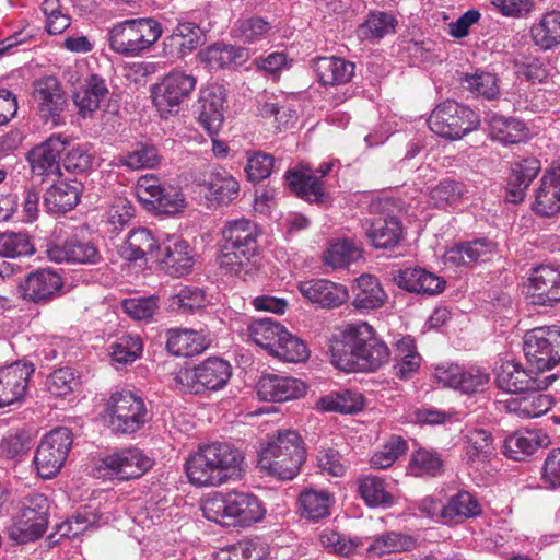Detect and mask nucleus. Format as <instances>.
Here are the masks:
<instances>
[{
  "mask_svg": "<svg viewBox=\"0 0 560 560\" xmlns=\"http://www.w3.org/2000/svg\"><path fill=\"white\" fill-rule=\"evenodd\" d=\"M331 363L347 373L374 372L384 362L385 345L365 322L346 324L330 345Z\"/></svg>",
  "mask_w": 560,
  "mask_h": 560,
  "instance_id": "1",
  "label": "nucleus"
},
{
  "mask_svg": "<svg viewBox=\"0 0 560 560\" xmlns=\"http://www.w3.org/2000/svg\"><path fill=\"white\" fill-rule=\"evenodd\" d=\"M261 230L247 219L228 221L221 230L217 264L226 275L245 278L257 268L258 237Z\"/></svg>",
  "mask_w": 560,
  "mask_h": 560,
  "instance_id": "2",
  "label": "nucleus"
},
{
  "mask_svg": "<svg viewBox=\"0 0 560 560\" xmlns=\"http://www.w3.org/2000/svg\"><path fill=\"white\" fill-rule=\"evenodd\" d=\"M243 456L240 450L228 442H215L200 446L185 464L190 483L197 487L220 486L238 475Z\"/></svg>",
  "mask_w": 560,
  "mask_h": 560,
  "instance_id": "3",
  "label": "nucleus"
},
{
  "mask_svg": "<svg viewBox=\"0 0 560 560\" xmlns=\"http://www.w3.org/2000/svg\"><path fill=\"white\" fill-rule=\"evenodd\" d=\"M201 509L209 521L234 526H250L265 514L256 495L241 491L217 492L203 502Z\"/></svg>",
  "mask_w": 560,
  "mask_h": 560,
  "instance_id": "4",
  "label": "nucleus"
},
{
  "mask_svg": "<svg viewBox=\"0 0 560 560\" xmlns=\"http://www.w3.org/2000/svg\"><path fill=\"white\" fill-rule=\"evenodd\" d=\"M305 460L304 443L292 430L278 432L258 453V465L283 480L293 479Z\"/></svg>",
  "mask_w": 560,
  "mask_h": 560,
  "instance_id": "5",
  "label": "nucleus"
},
{
  "mask_svg": "<svg viewBox=\"0 0 560 560\" xmlns=\"http://www.w3.org/2000/svg\"><path fill=\"white\" fill-rule=\"evenodd\" d=\"M162 34L161 23L153 18L127 19L108 30L107 42L117 55L135 58L149 51Z\"/></svg>",
  "mask_w": 560,
  "mask_h": 560,
  "instance_id": "6",
  "label": "nucleus"
},
{
  "mask_svg": "<svg viewBox=\"0 0 560 560\" xmlns=\"http://www.w3.org/2000/svg\"><path fill=\"white\" fill-rule=\"evenodd\" d=\"M232 375L230 363L221 358H209L196 366H182L173 373V386L190 394L219 390Z\"/></svg>",
  "mask_w": 560,
  "mask_h": 560,
  "instance_id": "7",
  "label": "nucleus"
},
{
  "mask_svg": "<svg viewBox=\"0 0 560 560\" xmlns=\"http://www.w3.org/2000/svg\"><path fill=\"white\" fill-rule=\"evenodd\" d=\"M479 115L470 107L447 100L432 110L428 125L440 137L458 140L478 129Z\"/></svg>",
  "mask_w": 560,
  "mask_h": 560,
  "instance_id": "8",
  "label": "nucleus"
},
{
  "mask_svg": "<svg viewBox=\"0 0 560 560\" xmlns=\"http://www.w3.org/2000/svg\"><path fill=\"white\" fill-rule=\"evenodd\" d=\"M109 428L119 434L139 431L149 420L148 409L142 397L130 390H118L105 404Z\"/></svg>",
  "mask_w": 560,
  "mask_h": 560,
  "instance_id": "9",
  "label": "nucleus"
},
{
  "mask_svg": "<svg viewBox=\"0 0 560 560\" xmlns=\"http://www.w3.org/2000/svg\"><path fill=\"white\" fill-rule=\"evenodd\" d=\"M49 502L40 493L26 497L8 528V536L16 544L34 541L43 536L48 526Z\"/></svg>",
  "mask_w": 560,
  "mask_h": 560,
  "instance_id": "10",
  "label": "nucleus"
},
{
  "mask_svg": "<svg viewBox=\"0 0 560 560\" xmlns=\"http://www.w3.org/2000/svg\"><path fill=\"white\" fill-rule=\"evenodd\" d=\"M524 354L532 369L540 374L560 362V328L536 327L524 336Z\"/></svg>",
  "mask_w": 560,
  "mask_h": 560,
  "instance_id": "11",
  "label": "nucleus"
},
{
  "mask_svg": "<svg viewBox=\"0 0 560 560\" xmlns=\"http://www.w3.org/2000/svg\"><path fill=\"white\" fill-rule=\"evenodd\" d=\"M72 442V432L68 428L54 429L40 440L34 464L42 478H52L61 469Z\"/></svg>",
  "mask_w": 560,
  "mask_h": 560,
  "instance_id": "12",
  "label": "nucleus"
},
{
  "mask_svg": "<svg viewBox=\"0 0 560 560\" xmlns=\"http://www.w3.org/2000/svg\"><path fill=\"white\" fill-rule=\"evenodd\" d=\"M152 465V459L142 451L129 447L98 458L95 468L100 477L129 480L141 477Z\"/></svg>",
  "mask_w": 560,
  "mask_h": 560,
  "instance_id": "13",
  "label": "nucleus"
},
{
  "mask_svg": "<svg viewBox=\"0 0 560 560\" xmlns=\"http://www.w3.org/2000/svg\"><path fill=\"white\" fill-rule=\"evenodd\" d=\"M535 369L525 370L520 363L504 361L495 370V383L506 393L539 392L546 389L556 378V374L542 376Z\"/></svg>",
  "mask_w": 560,
  "mask_h": 560,
  "instance_id": "14",
  "label": "nucleus"
},
{
  "mask_svg": "<svg viewBox=\"0 0 560 560\" xmlns=\"http://www.w3.org/2000/svg\"><path fill=\"white\" fill-rule=\"evenodd\" d=\"M137 194L141 201L151 205L158 213L176 214L186 207L180 189L171 185L163 186L154 175L139 178Z\"/></svg>",
  "mask_w": 560,
  "mask_h": 560,
  "instance_id": "15",
  "label": "nucleus"
},
{
  "mask_svg": "<svg viewBox=\"0 0 560 560\" xmlns=\"http://www.w3.org/2000/svg\"><path fill=\"white\" fill-rule=\"evenodd\" d=\"M33 98L37 104L39 116L54 126L65 124L67 98L55 77H44L34 82Z\"/></svg>",
  "mask_w": 560,
  "mask_h": 560,
  "instance_id": "16",
  "label": "nucleus"
},
{
  "mask_svg": "<svg viewBox=\"0 0 560 560\" xmlns=\"http://www.w3.org/2000/svg\"><path fill=\"white\" fill-rule=\"evenodd\" d=\"M34 372V364L22 360L0 366V402L2 408L25 400L28 382Z\"/></svg>",
  "mask_w": 560,
  "mask_h": 560,
  "instance_id": "17",
  "label": "nucleus"
},
{
  "mask_svg": "<svg viewBox=\"0 0 560 560\" xmlns=\"http://www.w3.org/2000/svg\"><path fill=\"white\" fill-rule=\"evenodd\" d=\"M69 145L68 138L51 135L27 153L31 171L35 176L58 177L60 175V154Z\"/></svg>",
  "mask_w": 560,
  "mask_h": 560,
  "instance_id": "18",
  "label": "nucleus"
},
{
  "mask_svg": "<svg viewBox=\"0 0 560 560\" xmlns=\"http://www.w3.org/2000/svg\"><path fill=\"white\" fill-rule=\"evenodd\" d=\"M526 294L532 304L553 306L560 302V271L549 265L534 268L528 277Z\"/></svg>",
  "mask_w": 560,
  "mask_h": 560,
  "instance_id": "19",
  "label": "nucleus"
},
{
  "mask_svg": "<svg viewBox=\"0 0 560 560\" xmlns=\"http://www.w3.org/2000/svg\"><path fill=\"white\" fill-rule=\"evenodd\" d=\"M154 261L160 269L172 277L188 275L195 259L190 245L179 238H168L163 242L154 255Z\"/></svg>",
  "mask_w": 560,
  "mask_h": 560,
  "instance_id": "20",
  "label": "nucleus"
},
{
  "mask_svg": "<svg viewBox=\"0 0 560 560\" xmlns=\"http://www.w3.org/2000/svg\"><path fill=\"white\" fill-rule=\"evenodd\" d=\"M224 89L212 84L199 91V97L195 105V113L200 126L209 135H217L224 119Z\"/></svg>",
  "mask_w": 560,
  "mask_h": 560,
  "instance_id": "21",
  "label": "nucleus"
},
{
  "mask_svg": "<svg viewBox=\"0 0 560 560\" xmlns=\"http://www.w3.org/2000/svg\"><path fill=\"white\" fill-rule=\"evenodd\" d=\"M196 84L197 79L192 74L182 70L170 72L155 85L154 101L156 106L177 107L189 98Z\"/></svg>",
  "mask_w": 560,
  "mask_h": 560,
  "instance_id": "22",
  "label": "nucleus"
},
{
  "mask_svg": "<svg viewBox=\"0 0 560 560\" xmlns=\"http://www.w3.org/2000/svg\"><path fill=\"white\" fill-rule=\"evenodd\" d=\"M48 258L56 262L98 265L103 261L98 247L92 241L70 237L61 245H52L47 249Z\"/></svg>",
  "mask_w": 560,
  "mask_h": 560,
  "instance_id": "23",
  "label": "nucleus"
},
{
  "mask_svg": "<svg viewBox=\"0 0 560 560\" xmlns=\"http://www.w3.org/2000/svg\"><path fill=\"white\" fill-rule=\"evenodd\" d=\"M305 384L294 377L266 374L257 383V395L266 401H287L303 396Z\"/></svg>",
  "mask_w": 560,
  "mask_h": 560,
  "instance_id": "24",
  "label": "nucleus"
},
{
  "mask_svg": "<svg viewBox=\"0 0 560 560\" xmlns=\"http://www.w3.org/2000/svg\"><path fill=\"white\" fill-rule=\"evenodd\" d=\"M511 173L506 184V200L521 202L532 182L541 171V163L535 156L521 158L511 162Z\"/></svg>",
  "mask_w": 560,
  "mask_h": 560,
  "instance_id": "25",
  "label": "nucleus"
},
{
  "mask_svg": "<svg viewBox=\"0 0 560 560\" xmlns=\"http://www.w3.org/2000/svg\"><path fill=\"white\" fill-rule=\"evenodd\" d=\"M299 291L310 302L324 308H335L348 299L347 289L327 279H311L299 283Z\"/></svg>",
  "mask_w": 560,
  "mask_h": 560,
  "instance_id": "26",
  "label": "nucleus"
},
{
  "mask_svg": "<svg viewBox=\"0 0 560 560\" xmlns=\"http://www.w3.org/2000/svg\"><path fill=\"white\" fill-rule=\"evenodd\" d=\"M21 288L25 300L46 302L61 290L62 279L51 269H38L27 275Z\"/></svg>",
  "mask_w": 560,
  "mask_h": 560,
  "instance_id": "27",
  "label": "nucleus"
},
{
  "mask_svg": "<svg viewBox=\"0 0 560 560\" xmlns=\"http://www.w3.org/2000/svg\"><path fill=\"white\" fill-rule=\"evenodd\" d=\"M285 180L290 189L310 203H323L326 199L324 182L308 167L287 171Z\"/></svg>",
  "mask_w": 560,
  "mask_h": 560,
  "instance_id": "28",
  "label": "nucleus"
},
{
  "mask_svg": "<svg viewBox=\"0 0 560 560\" xmlns=\"http://www.w3.org/2000/svg\"><path fill=\"white\" fill-rule=\"evenodd\" d=\"M199 185L207 190V198L220 206H228L240 195L238 182L224 168L215 167Z\"/></svg>",
  "mask_w": 560,
  "mask_h": 560,
  "instance_id": "29",
  "label": "nucleus"
},
{
  "mask_svg": "<svg viewBox=\"0 0 560 560\" xmlns=\"http://www.w3.org/2000/svg\"><path fill=\"white\" fill-rule=\"evenodd\" d=\"M166 350L177 357H192L205 351L210 340L202 331L172 328L166 332Z\"/></svg>",
  "mask_w": 560,
  "mask_h": 560,
  "instance_id": "30",
  "label": "nucleus"
},
{
  "mask_svg": "<svg viewBox=\"0 0 560 560\" xmlns=\"http://www.w3.org/2000/svg\"><path fill=\"white\" fill-rule=\"evenodd\" d=\"M81 183L77 180H58L44 195V203L48 211L65 213L72 210L80 200Z\"/></svg>",
  "mask_w": 560,
  "mask_h": 560,
  "instance_id": "31",
  "label": "nucleus"
},
{
  "mask_svg": "<svg viewBox=\"0 0 560 560\" xmlns=\"http://www.w3.org/2000/svg\"><path fill=\"white\" fill-rule=\"evenodd\" d=\"M313 68L323 85L346 84L354 74V63L339 57H319Z\"/></svg>",
  "mask_w": 560,
  "mask_h": 560,
  "instance_id": "32",
  "label": "nucleus"
},
{
  "mask_svg": "<svg viewBox=\"0 0 560 560\" xmlns=\"http://www.w3.org/2000/svg\"><path fill=\"white\" fill-rule=\"evenodd\" d=\"M548 443V436L538 431L516 432L504 440L502 453L513 460H524Z\"/></svg>",
  "mask_w": 560,
  "mask_h": 560,
  "instance_id": "33",
  "label": "nucleus"
},
{
  "mask_svg": "<svg viewBox=\"0 0 560 560\" xmlns=\"http://www.w3.org/2000/svg\"><path fill=\"white\" fill-rule=\"evenodd\" d=\"M494 454L495 447L491 432L485 429H476L467 434L465 458L470 467L485 468Z\"/></svg>",
  "mask_w": 560,
  "mask_h": 560,
  "instance_id": "34",
  "label": "nucleus"
},
{
  "mask_svg": "<svg viewBox=\"0 0 560 560\" xmlns=\"http://www.w3.org/2000/svg\"><path fill=\"white\" fill-rule=\"evenodd\" d=\"M105 80L98 74H92L85 84L73 95V102L82 117L91 116L108 96Z\"/></svg>",
  "mask_w": 560,
  "mask_h": 560,
  "instance_id": "35",
  "label": "nucleus"
},
{
  "mask_svg": "<svg viewBox=\"0 0 560 560\" xmlns=\"http://www.w3.org/2000/svg\"><path fill=\"white\" fill-rule=\"evenodd\" d=\"M159 247L160 245L152 233L145 228H140L129 232L128 237L118 252L128 261H137L147 256L154 260V255Z\"/></svg>",
  "mask_w": 560,
  "mask_h": 560,
  "instance_id": "36",
  "label": "nucleus"
},
{
  "mask_svg": "<svg viewBox=\"0 0 560 560\" xmlns=\"http://www.w3.org/2000/svg\"><path fill=\"white\" fill-rule=\"evenodd\" d=\"M201 40L200 28L190 22L177 24L172 34L166 37L164 45L170 48V54L176 58H184L194 51Z\"/></svg>",
  "mask_w": 560,
  "mask_h": 560,
  "instance_id": "37",
  "label": "nucleus"
},
{
  "mask_svg": "<svg viewBox=\"0 0 560 560\" xmlns=\"http://www.w3.org/2000/svg\"><path fill=\"white\" fill-rule=\"evenodd\" d=\"M534 210L544 217L560 212V180L548 170L542 175L536 191Z\"/></svg>",
  "mask_w": 560,
  "mask_h": 560,
  "instance_id": "38",
  "label": "nucleus"
},
{
  "mask_svg": "<svg viewBox=\"0 0 560 560\" xmlns=\"http://www.w3.org/2000/svg\"><path fill=\"white\" fill-rule=\"evenodd\" d=\"M530 36L536 46L550 50L560 45V11L546 12L539 22L530 27Z\"/></svg>",
  "mask_w": 560,
  "mask_h": 560,
  "instance_id": "39",
  "label": "nucleus"
},
{
  "mask_svg": "<svg viewBox=\"0 0 560 560\" xmlns=\"http://www.w3.org/2000/svg\"><path fill=\"white\" fill-rule=\"evenodd\" d=\"M161 163V155L151 143L139 142L132 150L119 154L115 159V165L131 171L154 168Z\"/></svg>",
  "mask_w": 560,
  "mask_h": 560,
  "instance_id": "40",
  "label": "nucleus"
},
{
  "mask_svg": "<svg viewBox=\"0 0 560 560\" xmlns=\"http://www.w3.org/2000/svg\"><path fill=\"white\" fill-rule=\"evenodd\" d=\"M466 185L455 179H443L429 191V202L438 209L457 208L467 194Z\"/></svg>",
  "mask_w": 560,
  "mask_h": 560,
  "instance_id": "41",
  "label": "nucleus"
},
{
  "mask_svg": "<svg viewBox=\"0 0 560 560\" xmlns=\"http://www.w3.org/2000/svg\"><path fill=\"white\" fill-rule=\"evenodd\" d=\"M481 513L478 500L468 491H459L442 508L445 523H458Z\"/></svg>",
  "mask_w": 560,
  "mask_h": 560,
  "instance_id": "42",
  "label": "nucleus"
},
{
  "mask_svg": "<svg viewBox=\"0 0 560 560\" xmlns=\"http://www.w3.org/2000/svg\"><path fill=\"white\" fill-rule=\"evenodd\" d=\"M492 243L486 238L475 240L455 245L444 254L445 264L452 266H466L474 264L487 253H490Z\"/></svg>",
  "mask_w": 560,
  "mask_h": 560,
  "instance_id": "43",
  "label": "nucleus"
},
{
  "mask_svg": "<svg viewBox=\"0 0 560 560\" xmlns=\"http://www.w3.org/2000/svg\"><path fill=\"white\" fill-rule=\"evenodd\" d=\"M489 125L493 137L505 144L522 142L528 137L525 124L512 117L495 114L490 117Z\"/></svg>",
  "mask_w": 560,
  "mask_h": 560,
  "instance_id": "44",
  "label": "nucleus"
},
{
  "mask_svg": "<svg viewBox=\"0 0 560 560\" xmlns=\"http://www.w3.org/2000/svg\"><path fill=\"white\" fill-rule=\"evenodd\" d=\"M550 396L545 394H533L521 398H512L506 401L509 412L521 418H536L545 415L551 407Z\"/></svg>",
  "mask_w": 560,
  "mask_h": 560,
  "instance_id": "45",
  "label": "nucleus"
},
{
  "mask_svg": "<svg viewBox=\"0 0 560 560\" xmlns=\"http://www.w3.org/2000/svg\"><path fill=\"white\" fill-rule=\"evenodd\" d=\"M284 327L271 318H259L253 320L248 326V332L255 343L272 353Z\"/></svg>",
  "mask_w": 560,
  "mask_h": 560,
  "instance_id": "46",
  "label": "nucleus"
},
{
  "mask_svg": "<svg viewBox=\"0 0 560 560\" xmlns=\"http://www.w3.org/2000/svg\"><path fill=\"white\" fill-rule=\"evenodd\" d=\"M323 410L340 413H355L363 407L361 394L349 389L331 393L320 398Z\"/></svg>",
  "mask_w": 560,
  "mask_h": 560,
  "instance_id": "47",
  "label": "nucleus"
},
{
  "mask_svg": "<svg viewBox=\"0 0 560 560\" xmlns=\"http://www.w3.org/2000/svg\"><path fill=\"white\" fill-rule=\"evenodd\" d=\"M399 355L409 358L408 362L404 363L405 368L399 369L400 380L406 381L411 378L421 365V355L411 336H401L393 341V357Z\"/></svg>",
  "mask_w": 560,
  "mask_h": 560,
  "instance_id": "48",
  "label": "nucleus"
},
{
  "mask_svg": "<svg viewBox=\"0 0 560 560\" xmlns=\"http://www.w3.org/2000/svg\"><path fill=\"white\" fill-rule=\"evenodd\" d=\"M359 292L354 299L358 308L372 310L382 306L384 292L378 280L371 275H362L358 279Z\"/></svg>",
  "mask_w": 560,
  "mask_h": 560,
  "instance_id": "49",
  "label": "nucleus"
},
{
  "mask_svg": "<svg viewBox=\"0 0 560 560\" xmlns=\"http://www.w3.org/2000/svg\"><path fill=\"white\" fill-rule=\"evenodd\" d=\"M369 210L370 213L380 214V217L375 219H366L363 222L365 235L374 247L384 248L385 218L383 217V212L385 210V205L383 198L380 196L373 198L369 205Z\"/></svg>",
  "mask_w": 560,
  "mask_h": 560,
  "instance_id": "50",
  "label": "nucleus"
},
{
  "mask_svg": "<svg viewBox=\"0 0 560 560\" xmlns=\"http://www.w3.org/2000/svg\"><path fill=\"white\" fill-rule=\"evenodd\" d=\"M80 376L72 368L55 370L46 380L48 392L57 397H65L80 387Z\"/></svg>",
  "mask_w": 560,
  "mask_h": 560,
  "instance_id": "51",
  "label": "nucleus"
},
{
  "mask_svg": "<svg viewBox=\"0 0 560 560\" xmlns=\"http://www.w3.org/2000/svg\"><path fill=\"white\" fill-rule=\"evenodd\" d=\"M271 354L288 362H303L310 357V351L302 339L284 329Z\"/></svg>",
  "mask_w": 560,
  "mask_h": 560,
  "instance_id": "52",
  "label": "nucleus"
},
{
  "mask_svg": "<svg viewBox=\"0 0 560 560\" xmlns=\"http://www.w3.org/2000/svg\"><path fill=\"white\" fill-rule=\"evenodd\" d=\"M409 466L416 475L436 477L444 470V462L441 455L427 448H419L412 455Z\"/></svg>",
  "mask_w": 560,
  "mask_h": 560,
  "instance_id": "53",
  "label": "nucleus"
},
{
  "mask_svg": "<svg viewBox=\"0 0 560 560\" xmlns=\"http://www.w3.org/2000/svg\"><path fill=\"white\" fill-rule=\"evenodd\" d=\"M34 253V246L30 236L23 232L0 233V256L19 257L30 256Z\"/></svg>",
  "mask_w": 560,
  "mask_h": 560,
  "instance_id": "54",
  "label": "nucleus"
},
{
  "mask_svg": "<svg viewBox=\"0 0 560 560\" xmlns=\"http://www.w3.org/2000/svg\"><path fill=\"white\" fill-rule=\"evenodd\" d=\"M362 256L360 247L349 240H342L330 245L325 253V262L334 268H342Z\"/></svg>",
  "mask_w": 560,
  "mask_h": 560,
  "instance_id": "55",
  "label": "nucleus"
},
{
  "mask_svg": "<svg viewBox=\"0 0 560 560\" xmlns=\"http://www.w3.org/2000/svg\"><path fill=\"white\" fill-rule=\"evenodd\" d=\"M270 23L260 16L240 20L234 28L235 36L244 43H256L267 37Z\"/></svg>",
  "mask_w": 560,
  "mask_h": 560,
  "instance_id": "56",
  "label": "nucleus"
},
{
  "mask_svg": "<svg viewBox=\"0 0 560 560\" xmlns=\"http://www.w3.org/2000/svg\"><path fill=\"white\" fill-rule=\"evenodd\" d=\"M299 502L307 518L319 520L329 514L330 498L325 492L305 491L300 495Z\"/></svg>",
  "mask_w": 560,
  "mask_h": 560,
  "instance_id": "57",
  "label": "nucleus"
},
{
  "mask_svg": "<svg viewBox=\"0 0 560 560\" xmlns=\"http://www.w3.org/2000/svg\"><path fill=\"white\" fill-rule=\"evenodd\" d=\"M462 84L465 89L488 100H492L499 94L497 78L489 72L465 74L464 78H462Z\"/></svg>",
  "mask_w": 560,
  "mask_h": 560,
  "instance_id": "58",
  "label": "nucleus"
},
{
  "mask_svg": "<svg viewBox=\"0 0 560 560\" xmlns=\"http://www.w3.org/2000/svg\"><path fill=\"white\" fill-rule=\"evenodd\" d=\"M126 314L136 320L151 319L160 308L159 296H140L126 299L122 302Z\"/></svg>",
  "mask_w": 560,
  "mask_h": 560,
  "instance_id": "59",
  "label": "nucleus"
},
{
  "mask_svg": "<svg viewBox=\"0 0 560 560\" xmlns=\"http://www.w3.org/2000/svg\"><path fill=\"white\" fill-rule=\"evenodd\" d=\"M275 166V158L266 152H247L245 172L250 182H260L270 176Z\"/></svg>",
  "mask_w": 560,
  "mask_h": 560,
  "instance_id": "60",
  "label": "nucleus"
},
{
  "mask_svg": "<svg viewBox=\"0 0 560 560\" xmlns=\"http://www.w3.org/2000/svg\"><path fill=\"white\" fill-rule=\"evenodd\" d=\"M319 541L329 552L346 557L352 555L360 546L359 540L351 539L350 537L332 529H325L319 535Z\"/></svg>",
  "mask_w": 560,
  "mask_h": 560,
  "instance_id": "61",
  "label": "nucleus"
},
{
  "mask_svg": "<svg viewBox=\"0 0 560 560\" xmlns=\"http://www.w3.org/2000/svg\"><path fill=\"white\" fill-rule=\"evenodd\" d=\"M143 343L139 336L126 335L112 347V357L119 363L133 362L142 352Z\"/></svg>",
  "mask_w": 560,
  "mask_h": 560,
  "instance_id": "62",
  "label": "nucleus"
},
{
  "mask_svg": "<svg viewBox=\"0 0 560 560\" xmlns=\"http://www.w3.org/2000/svg\"><path fill=\"white\" fill-rule=\"evenodd\" d=\"M253 65L256 67V70L265 77L278 80L280 72L290 68L291 60L285 52L275 51L266 57L254 59Z\"/></svg>",
  "mask_w": 560,
  "mask_h": 560,
  "instance_id": "63",
  "label": "nucleus"
},
{
  "mask_svg": "<svg viewBox=\"0 0 560 560\" xmlns=\"http://www.w3.org/2000/svg\"><path fill=\"white\" fill-rule=\"evenodd\" d=\"M358 492L371 508L378 506L385 502V482L382 478L374 476L361 478Z\"/></svg>",
  "mask_w": 560,
  "mask_h": 560,
  "instance_id": "64",
  "label": "nucleus"
}]
</instances>
